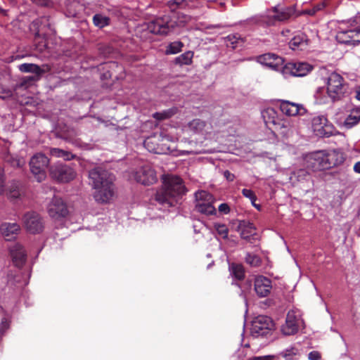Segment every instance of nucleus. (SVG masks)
Masks as SVG:
<instances>
[{"instance_id":"obj_23","label":"nucleus","mask_w":360,"mask_h":360,"mask_svg":"<svg viewBox=\"0 0 360 360\" xmlns=\"http://www.w3.org/2000/svg\"><path fill=\"white\" fill-rule=\"evenodd\" d=\"M326 122V118L323 116H319L312 120V126L316 135L326 137L332 135V132L327 130L328 127L325 125Z\"/></svg>"},{"instance_id":"obj_15","label":"nucleus","mask_w":360,"mask_h":360,"mask_svg":"<svg viewBox=\"0 0 360 360\" xmlns=\"http://www.w3.org/2000/svg\"><path fill=\"white\" fill-rule=\"evenodd\" d=\"M302 320L299 315H297L295 311L288 312L285 323L281 327V331L285 335H292L299 330L300 324Z\"/></svg>"},{"instance_id":"obj_43","label":"nucleus","mask_w":360,"mask_h":360,"mask_svg":"<svg viewBox=\"0 0 360 360\" xmlns=\"http://www.w3.org/2000/svg\"><path fill=\"white\" fill-rule=\"evenodd\" d=\"M360 121L356 118V117H354L349 113L345 120L343 124L346 128L350 129L357 124Z\"/></svg>"},{"instance_id":"obj_11","label":"nucleus","mask_w":360,"mask_h":360,"mask_svg":"<svg viewBox=\"0 0 360 360\" xmlns=\"http://www.w3.org/2000/svg\"><path fill=\"white\" fill-rule=\"evenodd\" d=\"M132 177L143 185H150L158 180L156 172L149 165H146L137 168L131 173Z\"/></svg>"},{"instance_id":"obj_36","label":"nucleus","mask_w":360,"mask_h":360,"mask_svg":"<svg viewBox=\"0 0 360 360\" xmlns=\"http://www.w3.org/2000/svg\"><path fill=\"white\" fill-rule=\"evenodd\" d=\"M50 153L53 157L62 158L65 160H70L75 158V155L70 152L56 148H51Z\"/></svg>"},{"instance_id":"obj_59","label":"nucleus","mask_w":360,"mask_h":360,"mask_svg":"<svg viewBox=\"0 0 360 360\" xmlns=\"http://www.w3.org/2000/svg\"><path fill=\"white\" fill-rule=\"evenodd\" d=\"M354 170L355 172L360 174V161L355 163L354 165Z\"/></svg>"},{"instance_id":"obj_63","label":"nucleus","mask_w":360,"mask_h":360,"mask_svg":"<svg viewBox=\"0 0 360 360\" xmlns=\"http://www.w3.org/2000/svg\"><path fill=\"white\" fill-rule=\"evenodd\" d=\"M257 209L259 210V205L256 204V206H255Z\"/></svg>"},{"instance_id":"obj_18","label":"nucleus","mask_w":360,"mask_h":360,"mask_svg":"<svg viewBox=\"0 0 360 360\" xmlns=\"http://www.w3.org/2000/svg\"><path fill=\"white\" fill-rule=\"evenodd\" d=\"M272 289L271 281L264 276H259L255 278L254 290L259 297H266L271 293Z\"/></svg>"},{"instance_id":"obj_10","label":"nucleus","mask_w":360,"mask_h":360,"mask_svg":"<svg viewBox=\"0 0 360 360\" xmlns=\"http://www.w3.org/2000/svg\"><path fill=\"white\" fill-rule=\"evenodd\" d=\"M175 27V22L169 20L168 16L158 18L150 22L147 25L148 30L153 34L167 35Z\"/></svg>"},{"instance_id":"obj_4","label":"nucleus","mask_w":360,"mask_h":360,"mask_svg":"<svg viewBox=\"0 0 360 360\" xmlns=\"http://www.w3.org/2000/svg\"><path fill=\"white\" fill-rule=\"evenodd\" d=\"M343 23L338 27L336 34L337 40L341 44H349L352 41L360 43V27L353 24Z\"/></svg>"},{"instance_id":"obj_32","label":"nucleus","mask_w":360,"mask_h":360,"mask_svg":"<svg viewBox=\"0 0 360 360\" xmlns=\"http://www.w3.org/2000/svg\"><path fill=\"white\" fill-rule=\"evenodd\" d=\"M20 187L21 184L19 181H11L8 188V198L12 200L18 199L21 195Z\"/></svg>"},{"instance_id":"obj_56","label":"nucleus","mask_w":360,"mask_h":360,"mask_svg":"<svg viewBox=\"0 0 360 360\" xmlns=\"http://www.w3.org/2000/svg\"><path fill=\"white\" fill-rule=\"evenodd\" d=\"M179 22L181 23H188L191 20V17L189 15H184L179 16Z\"/></svg>"},{"instance_id":"obj_42","label":"nucleus","mask_w":360,"mask_h":360,"mask_svg":"<svg viewBox=\"0 0 360 360\" xmlns=\"http://www.w3.org/2000/svg\"><path fill=\"white\" fill-rule=\"evenodd\" d=\"M214 229L220 236H221L223 238H227L229 229L225 224H215Z\"/></svg>"},{"instance_id":"obj_25","label":"nucleus","mask_w":360,"mask_h":360,"mask_svg":"<svg viewBox=\"0 0 360 360\" xmlns=\"http://www.w3.org/2000/svg\"><path fill=\"white\" fill-rule=\"evenodd\" d=\"M20 231V226L17 223L4 222L0 226L2 236L7 240L14 238Z\"/></svg>"},{"instance_id":"obj_39","label":"nucleus","mask_w":360,"mask_h":360,"mask_svg":"<svg viewBox=\"0 0 360 360\" xmlns=\"http://www.w3.org/2000/svg\"><path fill=\"white\" fill-rule=\"evenodd\" d=\"M184 44L181 41H176L170 43L166 48L167 54H176L181 51Z\"/></svg>"},{"instance_id":"obj_52","label":"nucleus","mask_w":360,"mask_h":360,"mask_svg":"<svg viewBox=\"0 0 360 360\" xmlns=\"http://www.w3.org/2000/svg\"><path fill=\"white\" fill-rule=\"evenodd\" d=\"M240 39L239 37H238L236 35H229L227 37V40L230 41L231 44H232V48L235 49L236 46H235V44L238 43V41Z\"/></svg>"},{"instance_id":"obj_12","label":"nucleus","mask_w":360,"mask_h":360,"mask_svg":"<svg viewBox=\"0 0 360 360\" xmlns=\"http://www.w3.org/2000/svg\"><path fill=\"white\" fill-rule=\"evenodd\" d=\"M22 222L26 230L30 233H39L44 229V220L36 212H26L22 217Z\"/></svg>"},{"instance_id":"obj_55","label":"nucleus","mask_w":360,"mask_h":360,"mask_svg":"<svg viewBox=\"0 0 360 360\" xmlns=\"http://www.w3.org/2000/svg\"><path fill=\"white\" fill-rule=\"evenodd\" d=\"M33 3L41 6H49L51 4V1L49 0H31Z\"/></svg>"},{"instance_id":"obj_9","label":"nucleus","mask_w":360,"mask_h":360,"mask_svg":"<svg viewBox=\"0 0 360 360\" xmlns=\"http://www.w3.org/2000/svg\"><path fill=\"white\" fill-rule=\"evenodd\" d=\"M306 167L312 171L328 169L325 150L307 154L304 158Z\"/></svg>"},{"instance_id":"obj_29","label":"nucleus","mask_w":360,"mask_h":360,"mask_svg":"<svg viewBox=\"0 0 360 360\" xmlns=\"http://www.w3.org/2000/svg\"><path fill=\"white\" fill-rule=\"evenodd\" d=\"M193 56L194 53L193 51H188L175 58L174 63L180 66L189 65L193 62Z\"/></svg>"},{"instance_id":"obj_33","label":"nucleus","mask_w":360,"mask_h":360,"mask_svg":"<svg viewBox=\"0 0 360 360\" xmlns=\"http://www.w3.org/2000/svg\"><path fill=\"white\" fill-rule=\"evenodd\" d=\"M19 70L22 72H32L37 76H40L44 72L41 68L33 63H23L19 66Z\"/></svg>"},{"instance_id":"obj_51","label":"nucleus","mask_w":360,"mask_h":360,"mask_svg":"<svg viewBox=\"0 0 360 360\" xmlns=\"http://www.w3.org/2000/svg\"><path fill=\"white\" fill-rule=\"evenodd\" d=\"M39 76H28L23 79V84H29L32 82L39 79Z\"/></svg>"},{"instance_id":"obj_48","label":"nucleus","mask_w":360,"mask_h":360,"mask_svg":"<svg viewBox=\"0 0 360 360\" xmlns=\"http://www.w3.org/2000/svg\"><path fill=\"white\" fill-rule=\"evenodd\" d=\"M8 161L11 162V165L14 167H20L23 163V161L18 158H8Z\"/></svg>"},{"instance_id":"obj_16","label":"nucleus","mask_w":360,"mask_h":360,"mask_svg":"<svg viewBox=\"0 0 360 360\" xmlns=\"http://www.w3.org/2000/svg\"><path fill=\"white\" fill-rule=\"evenodd\" d=\"M257 61L275 70H278L283 68L284 63L283 58L272 53H267L257 56Z\"/></svg>"},{"instance_id":"obj_54","label":"nucleus","mask_w":360,"mask_h":360,"mask_svg":"<svg viewBox=\"0 0 360 360\" xmlns=\"http://www.w3.org/2000/svg\"><path fill=\"white\" fill-rule=\"evenodd\" d=\"M224 176L226 179L229 181H233L236 179V176L230 172L229 170H225L223 173Z\"/></svg>"},{"instance_id":"obj_20","label":"nucleus","mask_w":360,"mask_h":360,"mask_svg":"<svg viewBox=\"0 0 360 360\" xmlns=\"http://www.w3.org/2000/svg\"><path fill=\"white\" fill-rule=\"evenodd\" d=\"M328 169L342 165L345 160V155L340 150H326Z\"/></svg>"},{"instance_id":"obj_41","label":"nucleus","mask_w":360,"mask_h":360,"mask_svg":"<svg viewBox=\"0 0 360 360\" xmlns=\"http://www.w3.org/2000/svg\"><path fill=\"white\" fill-rule=\"evenodd\" d=\"M326 3L321 1L316 4L314 5L311 8L305 11V13L310 15H315L317 12L323 11L326 7Z\"/></svg>"},{"instance_id":"obj_8","label":"nucleus","mask_w":360,"mask_h":360,"mask_svg":"<svg viewBox=\"0 0 360 360\" xmlns=\"http://www.w3.org/2000/svg\"><path fill=\"white\" fill-rule=\"evenodd\" d=\"M51 178L59 182H69L76 176V172L70 166L62 163H57L50 167Z\"/></svg>"},{"instance_id":"obj_28","label":"nucleus","mask_w":360,"mask_h":360,"mask_svg":"<svg viewBox=\"0 0 360 360\" xmlns=\"http://www.w3.org/2000/svg\"><path fill=\"white\" fill-rule=\"evenodd\" d=\"M230 274L236 280L242 281L245 276V271L243 266L241 264L231 263L229 266Z\"/></svg>"},{"instance_id":"obj_40","label":"nucleus","mask_w":360,"mask_h":360,"mask_svg":"<svg viewBox=\"0 0 360 360\" xmlns=\"http://www.w3.org/2000/svg\"><path fill=\"white\" fill-rule=\"evenodd\" d=\"M176 112V109H169L160 112H155L153 117L158 120H163L171 117Z\"/></svg>"},{"instance_id":"obj_60","label":"nucleus","mask_w":360,"mask_h":360,"mask_svg":"<svg viewBox=\"0 0 360 360\" xmlns=\"http://www.w3.org/2000/svg\"><path fill=\"white\" fill-rule=\"evenodd\" d=\"M250 360H269V358L268 356H255Z\"/></svg>"},{"instance_id":"obj_61","label":"nucleus","mask_w":360,"mask_h":360,"mask_svg":"<svg viewBox=\"0 0 360 360\" xmlns=\"http://www.w3.org/2000/svg\"><path fill=\"white\" fill-rule=\"evenodd\" d=\"M0 13L2 14L3 15H7V11L4 10L2 8L0 7Z\"/></svg>"},{"instance_id":"obj_45","label":"nucleus","mask_w":360,"mask_h":360,"mask_svg":"<svg viewBox=\"0 0 360 360\" xmlns=\"http://www.w3.org/2000/svg\"><path fill=\"white\" fill-rule=\"evenodd\" d=\"M0 318H1V324H0V332L4 333L5 330H6L8 326L9 323L8 321L5 317L4 311L1 309H0Z\"/></svg>"},{"instance_id":"obj_38","label":"nucleus","mask_w":360,"mask_h":360,"mask_svg":"<svg viewBox=\"0 0 360 360\" xmlns=\"http://www.w3.org/2000/svg\"><path fill=\"white\" fill-rule=\"evenodd\" d=\"M245 261L248 264L252 267L259 266L262 264V259L259 256L250 252L246 253Z\"/></svg>"},{"instance_id":"obj_62","label":"nucleus","mask_w":360,"mask_h":360,"mask_svg":"<svg viewBox=\"0 0 360 360\" xmlns=\"http://www.w3.org/2000/svg\"><path fill=\"white\" fill-rule=\"evenodd\" d=\"M358 218L360 220V208L359 209V211H358Z\"/></svg>"},{"instance_id":"obj_49","label":"nucleus","mask_w":360,"mask_h":360,"mask_svg":"<svg viewBox=\"0 0 360 360\" xmlns=\"http://www.w3.org/2000/svg\"><path fill=\"white\" fill-rule=\"evenodd\" d=\"M150 143H153L152 142V140L150 139H148L145 141L144 142V145L146 147V148L149 150V151H152L155 153H160V151L158 150V148H151L150 144Z\"/></svg>"},{"instance_id":"obj_22","label":"nucleus","mask_w":360,"mask_h":360,"mask_svg":"<svg viewBox=\"0 0 360 360\" xmlns=\"http://www.w3.org/2000/svg\"><path fill=\"white\" fill-rule=\"evenodd\" d=\"M190 131L196 134H205L210 129V126L204 120L193 119L187 124Z\"/></svg>"},{"instance_id":"obj_14","label":"nucleus","mask_w":360,"mask_h":360,"mask_svg":"<svg viewBox=\"0 0 360 360\" xmlns=\"http://www.w3.org/2000/svg\"><path fill=\"white\" fill-rule=\"evenodd\" d=\"M273 327L271 319L265 316H257L252 322V333L258 336L267 335Z\"/></svg>"},{"instance_id":"obj_1","label":"nucleus","mask_w":360,"mask_h":360,"mask_svg":"<svg viewBox=\"0 0 360 360\" xmlns=\"http://www.w3.org/2000/svg\"><path fill=\"white\" fill-rule=\"evenodd\" d=\"M89 184L95 189L94 198L100 203L108 202L114 195L115 176L102 167H95L89 172Z\"/></svg>"},{"instance_id":"obj_57","label":"nucleus","mask_w":360,"mask_h":360,"mask_svg":"<svg viewBox=\"0 0 360 360\" xmlns=\"http://www.w3.org/2000/svg\"><path fill=\"white\" fill-rule=\"evenodd\" d=\"M350 114L360 121V107H356L352 109Z\"/></svg>"},{"instance_id":"obj_58","label":"nucleus","mask_w":360,"mask_h":360,"mask_svg":"<svg viewBox=\"0 0 360 360\" xmlns=\"http://www.w3.org/2000/svg\"><path fill=\"white\" fill-rule=\"evenodd\" d=\"M354 92H355V98L358 101H360V85L356 86Z\"/></svg>"},{"instance_id":"obj_2","label":"nucleus","mask_w":360,"mask_h":360,"mask_svg":"<svg viewBox=\"0 0 360 360\" xmlns=\"http://www.w3.org/2000/svg\"><path fill=\"white\" fill-rule=\"evenodd\" d=\"M185 193L182 179L176 176H169L164 181V185L155 195V200L162 205L174 206L177 198Z\"/></svg>"},{"instance_id":"obj_53","label":"nucleus","mask_w":360,"mask_h":360,"mask_svg":"<svg viewBox=\"0 0 360 360\" xmlns=\"http://www.w3.org/2000/svg\"><path fill=\"white\" fill-rule=\"evenodd\" d=\"M219 211L224 214H228L230 212L229 206L226 203H221L219 206Z\"/></svg>"},{"instance_id":"obj_26","label":"nucleus","mask_w":360,"mask_h":360,"mask_svg":"<svg viewBox=\"0 0 360 360\" xmlns=\"http://www.w3.org/2000/svg\"><path fill=\"white\" fill-rule=\"evenodd\" d=\"M238 231L240 236L244 239H248L255 234V227L252 223L247 221H240L238 226Z\"/></svg>"},{"instance_id":"obj_46","label":"nucleus","mask_w":360,"mask_h":360,"mask_svg":"<svg viewBox=\"0 0 360 360\" xmlns=\"http://www.w3.org/2000/svg\"><path fill=\"white\" fill-rule=\"evenodd\" d=\"M184 3V0H169L167 2V6L171 11H174L180 8Z\"/></svg>"},{"instance_id":"obj_17","label":"nucleus","mask_w":360,"mask_h":360,"mask_svg":"<svg viewBox=\"0 0 360 360\" xmlns=\"http://www.w3.org/2000/svg\"><path fill=\"white\" fill-rule=\"evenodd\" d=\"M279 108L287 116L302 115L305 114L306 109L302 105L287 100H278Z\"/></svg>"},{"instance_id":"obj_47","label":"nucleus","mask_w":360,"mask_h":360,"mask_svg":"<svg viewBox=\"0 0 360 360\" xmlns=\"http://www.w3.org/2000/svg\"><path fill=\"white\" fill-rule=\"evenodd\" d=\"M13 95V92L10 89H6L0 88V98L2 99H6L11 97Z\"/></svg>"},{"instance_id":"obj_31","label":"nucleus","mask_w":360,"mask_h":360,"mask_svg":"<svg viewBox=\"0 0 360 360\" xmlns=\"http://www.w3.org/2000/svg\"><path fill=\"white\" fill-rule=\"evenodd\" d=\"M308 40L303 34H299L294 37L289 42L290 47L295 50L297 49H302L307 45Z\"/></svg>"},{"instance_id":"obj_6","label":"nucleus","mask_w":360,"mask_h":360,"mask_svg":"<svg viewBox=\"0 0 360 360\" xmlns=\"http://www.w3.org/2000/svg\"><path fill=\"white\" fill-rule=\"evenodd\" d=\"M293 14V9L288 6L280 7L278 6L268 10L267 13L264 16L262 21L267 25H274L276 22L285 21L288 20Z\"/></svg>"},{"instance_id":"obj_50","label":"nucleus","mask_w":360,"mask_h":360,"mask_svg":"<svg viewBox=\"0 0 360 360\" xmlns=\"http://www.w3.org/2000/svg\"><path fill=\"white\" fill-rule=\"evenodd\" d=\"M321 357V355L318 351H312L308 354V358L309 360H319Z\"/></svg>"},{"instance_id":"obj_27","label":"nucleus","mask_w":360,"mask_h":360,"mask_svg":"<svg viewBox=\"0 0 360 360\" xmlns=\"http://www.w3.org/2000/svg\"><path fill=\"white\" fill-rule=\"evenodd\" d=\"M262 117L267 126L271 124L272 127L280 119L276 110L273 108H267L262 112Z\"/></svg>"},{"instance_id":"obj_24","label":"nucleus","mask_w":360,"mask_h":360,"mask_svg":"<svg viewBox=\"0 0 360 360\" xmlns=\"http://www.w3.org/2000/svg\"><path fill=\"white\" fill-rule=\"evenodd\" d=\"M269 127L283 137H288L292 134V124L288 119L280 118L273 127Z\"/></svg>"},{"instance_id":"obj_34","label":"nucleus","mask_w":360,"mask_h":360,"mask_svg":"<svg viewBox=\"0 0 360 360\" xmlns=\"http://www.w3.org/2000/svg\"><path fill=\"white\" fill-rule=\"evenodd\" d=\"M309 177L308 172L304 169H300L291 173L290 179L292 183L305 181Z\"/></svg>"},{"instance_id":"obj_13","label":"nucleus","mask_w":360,"mask_h":360,"mask_svg":"<svg viewBox=\"0 0 360 360\" xmlns=\"http://www.w3.org/2000/svg\"><path fill=\"white\" fill-rule=\"evenodd\" d=\"M49 216L54 219H60L65 217L68 214L67 205L63 200L57 196H54L47 207Z\"/></svg>"},{"instance_id":"obj_64","label":"nucleus","mask_w":360,"mask_h":360,"mask_svg":"<svg viewBox=\"0 0 360 360\" xmlns=\"http://www.w3.org/2000/svg\"><path fill=\"white\" fill-rule=\"evenodd\" d=\"M282 34H283V35H285V34H287V32H286L283 31V32H282Z\"/></svg>"},{"instance_id":"obj_30","label":"nucleus","mask_w":360,"mask_h":360,"mask_svg":"<svg viewBox=\"0 0 360 360\" xmlns=\"http://www.w3.org/2000/svg\"><path fill=\"white\" fill-rule=\"evenodd\" d=\"M278 356L284 359V360H297L300 356V352L298 349L291 347L281 352Z\"/></svg>"},{"instance_id":"obj_5","label":"nucleus","mask_w":360,"mask_h":360,"mask_svg":"<svg viewBox=\"0 0 360 360\" xmlns=\"http://www.w3.org/2000/svg\"><path fill=\"white\" fill-rule=\"evenodd\" d=\"M49 163V158L42 153H37L31 158L30 171L38 182H41L46 179V169Z\"/></svg>"},{"instance_id":"obj_19","label":"nucleus","mask_w":360,"mask_h":360,"mask_svg":"<svg viewBox=\"0 0 360 360\" xmlns=\"http://www.w3.org/2000/svg\"><path fill=\"white\" fill-rule=\"evenodd\" d=\"M313 69V66L307 63H288L284 67V72L288 70L293 76L303 77L310 72Z\"/></svg>"},{"instance_id":"obj_37","label":"nucleus","mask_w":360,"mask_h":360,"mask_svg":"<svg viewBox=\"0 0 360 360\" xmlns=\"http://www.w3.org/2000/svg\"><path fill=\"white\" fill-rule=\"evenodd\" d=\"M110 19L102 14H95L93 16V22L96 27L103 28L110 24Z\"/></svg>"},{"instance_id":"obj_35","label":"nucleus","mask_w":360,"mask_h":360,"mask_svg":"<svg viewBox=\"0 0 360 360\" xmlns=\"http://www.w3.org/2000/svg\"><path fill=\"white\" fill-rule=\"evenodd\" d=\"M49 18L46 16H43L39 19L34 20L32 22V27L37 29L36 32L37 35H39V32L42 30L45 27H49Z\"/></svg>"},{"instance_id":"obj_21","label":"nucleus","mask_w":360,"mask_h":360,"mask_svg":"<svg viewBox=\"0 0 360 360\" xmlns=\"http://www.w3.org/2000/svg\"><path fill=\"white\" fill-rule=\"evenodd\" d=\"M10 252L14 264L18 267L22 266L27 258L23 246L18 243L15 244L11 248Z\"/></svg>"},{"instance_id":"obj_7","label":"nucleus","mask_w":360,"mask_h":360,"mask_svg":"<svg viewBox=\"0 0 360 360\" xmlns=\"http://www.w3.org/2000/svg\"><path fill=\"white\" fill-rule=\"evenodd\" d=\"M195 210L207 215L216 214V209L212 205L213 197L205 191H200L195 193Z\"/></svg>"},{"instance_id":"obj_3","label":"nucleus","mask_w":360,"mask_h":360,"mask_svg":"<svg viewBox=\"0 0 360 360\" xmlns=\"http://www.w3.org/2000/svg\"><path fill=\"white\" fill-rule=\"evenodd\" d=\"M327 94L333 102L344 99L350 94L349 84L338 73L333 72L326 79Z\"/></svg>"},{"instance_id":"obj_44","label":"nucleus","mask_w":360,"mask_h":360,"mask_svg":"<svg viewBox=\"0 0 360 360\" xmlns=\"http://www.w3.org/2000/svg\"><path fill=\"white\" fill-rule=\"evenodd\" d=\"M242 193L245 198H249L251 200L253 206H256L255 201L257 200V197L252 190L243 188L242 190Z\"/></svg>"}]
</instances>
